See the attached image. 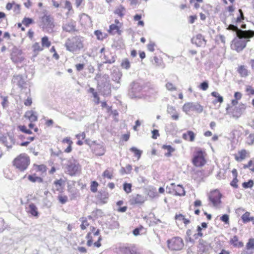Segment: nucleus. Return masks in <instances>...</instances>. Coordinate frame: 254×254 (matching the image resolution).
<instances>
[{"instance_id": "680f3d73", "label": "nucleus", "mask_w": 254, "mask_h": 254, "mask_svg": "<svg viewBox=\"0 0 254 254\" xmlns=\"http://www.w3.org/2000/svg\"><path fill=\"white\" fill-rule=\"evenodd\" d=\"M103 176L109 179H111L113 178V172L107 169L103 172Z\"/></svg>"}, {"instance_id": "79ce46f5", "label": "nucleus", "mask_w": 254, "mask_h": 254, "mask_svg": "<svg viewBox=\"0 0 254 254\" xmlns=\"http://www.w3.org/2000/svg\"><path fill=\"white\" fill-rule=\"evenodd\" d=\"M242 220L244 223L253 221L254 223V217L251 216V213L249 212H245L242 216Z\"/></svg>"}, {"instance_id": "864d4df0", "label": "nucleus", "mask_w": 254, "mask_h": 254, "mask_svg": "<svg viewBox=\"0 0 254 254\" xmlns=\"http://www.w3.org/2000/svg\"><path fill=\"white\" fill-rule=\"evenodd\" d=\"M141 18V15L140 14H136L133 17V20L134 21H138L137 25L140 26H144V23L142 20H140Z\"/></svg>"}, {"instance_id": "ddd939ff", "label": "nucleus", "mask_w": 254, "mask_h": 254, "mask_svg": "<svg viewBox=\"0 0 254 254\" xmlns=\"http://www.w3.org/2000/svg\"><path fill=\"white\" fill-rule=\"evenodd\" d=\"M120 254H139L138 249L133 244H126L119 248Z\"/></svg>"}, {"instance_id": "aec40b11", "label": "nucleus", "mask_w": 254, "mask_h": 254, "mask_svg": "<svg viewBox=\"0 0 254 254\" xmlns=\"http://www.w3.org/2000/svg\"><path fill=\"white\" fill-rule=\"evenodd\" d=\"M109 197V194L107 191H100L97 196V199L99 204H103L108 202Z\"/></svg>"}, {"instance_id": "052dcab7", "label": "nucleus", "mask_w": 254, "mask_h": 254, "mask_svg": "<svg viewBox=\"0 0 254 254\" xmlns=\"http://www.w3.org/2000/svg\"><path fill=\"white\" fill-rule=\"evenodd\" d=\"M19 129L22 132L25 133L26 134H31L32 133V131L30 129H28L25 126H19L18 127Z\"/></svg>"}, {"instance_id": "bf43d9fd", "label": "nucleus", "mask_w": 254, "mask_h": 254, "mask_svg": "<svg viewBox=\"0 0 254 254\" xmlns=\"http://www.w3.org/2000/svg\"><path fill=\"white\" fill-rule=\"evenodd\" d=\"M246 249H254V239L251 238L249 239L248 242L246 244Z\"/></svg>"}, {"instance_id": "6ab92c4d", "label": "nucleus", "mask_w": 254, "mask_h": 254, "mask_svg": "<svg viewBox=\"0 0 254 254\" xmlns=\"http://www.w3.org/2000/svg\"><path fill=\"white\" fill-rule=\"evenodd\" d=\"M76 22L72 20H69L65 22L63 25V30L70 32L75 30Z\"/></svg>"}, {"instance_id": "a211bd4d", "label": "nucleus", "mask_w": 254, "mask_h": 254, "mask_svg": "<svg viewBox=\"0 0 254 254\" xmlns=\"http://www.w3.org/2000/svg\"><path fill=\"white\" fill-rule=\"evenodd\" d=\"M246 109V105L245 104L241 103L238 106L235 107L232 109L230 113L233 118L237 119L241 116Z\"/></svg>"}, {"instance_id": "5701e85b", "label": "nucleus", "mask_w": 254, "mask_h": 254, "mask_svg": "<svg viewBox=\"0 0 254 254\" xmlns=\"http://www.w3.org/2000/svg\"><path fill=\"white\" fill-rule=\"evenodd\" d=\"M61 143L63 146L66 144L67 145V147L64 150V152L69 153L72 151L73 142L70 137H66L63 138L61 141Z\"/></svg>"}, {"instance_id": "dca6fc26", "label": "nucleus", "mask_w": 254, "mask_h": 254, "mask_svg": "<svg viewBox=\"0 0 254 254\" xmlns=\"http://www.w3.org/2000/svg\"><path fill=\"white\" fill-rule=\"evenodd\" d=\"M11 60L14 63H21L24 60L22 52L17 48H13L11 54Z\"/></svg>"}, {"instance_id": "6e6d98bb", "label": "nucleus", "mask_w": 254, "mask_h": 254, "mask_svg": "<svg viewBox=\"0 0 254 254\" xmlns=\"http://www.w3.org/2000/svg\"><path fill=\"white\" fill-rule=\"evenodd\" d=\"M99 184L96 181H92L90 185V190L92 192H96L97 191V188Z\"/></svg>"}, {"instance_id": "8fccbe9b", "label": "nucleus", "mask_w": 254, "mask_h": 254, "mask_svg": "<svg viewBox=\"0 0 254 254\" xmlns=\"http://www.w3.org/2000/svg\"><path fill=\"white\" fill-rule=\"evenodd\" d=\"M58 199L60 203L64 204L68 201V196L66 195L61 193L58 196Z\"/></svg>"}, {"instance_id": "0e129e2a", "label": "nucleus", "mask_w": 254, "mask_h": 254, "mask_svg": "<svg viewBox=\"0 0 254 254\" xmlns=\"http://www.w3.org/2000/svg\"><path fill=\"white\" fill-rule=\"evenodd\" d=\"M155 43L152 41H150L147 45V48L150 52H153L155 51Z\"/></svg>"}, {"instance_id": "ea45409f", "label": "nucleus", "mask_w": 254, "mask_h": 254, "mask_svg": "<svg viewBox=\"0 0 254 254\" xmlns=\"http://www.w3.org/2000/svg\"><path fill=\"white\" fill-rule=\"evenodd\" d=\"M126 13V8L122 5H120L118 6L114 11V13L118 15L121 18L124 17Z\"/></svg>"}, {"instance_id": "4be33fe9", "label": "nucleus", "mask_w": 254, "mask_h": 254, "mask_svg": "<svg viewBox=\"0 0 254 254\" xmlns=\"http://www.w3.org/2000/svg\"><path fill=\"white\" fill-rule=\"evenodd\" d=\"M237 72L241 77H246L250 73V71L249 70L248 66L244 64L238 65L237 68Z\"/></svg>"}, {"instance_id": "c85d7f7f", "label": "nucleus", "mask_w": 254, "mask_h": 254, "mask_svg": "<svg viewBox=\"0 0 254 254\" xmlns=\"http://www.w3.org/2000/svg\"><path fill=\"white\" fill-rule=\"evenodd\" d=\"M65 184V180L60 178L57 179L54 182V185L56 188V190L59 191L61 193L63 192V189L64 188Z\"/></svg>"}, {"instance_id": "6e6552de", "label": "nucleus", "mask_w": 254, "mask_h": 254, "mask_svg": "<svg viewBox=\"0 0 254 254\" xmlns=\"http://www.w3.org/2000/svg\"><path fill=\"white\" fill-rule=\"evenodd\" d=\"M227 29L229 30L236 31L238 38H252L254 37V31L242 30L233 24H230Z\"/></svg>"}, {"instance_id": "c9c22d12", "label": "nucleus", "mask_w": 254, "mask_h": 254, "mask_svg": "<svg viewBox=\"0 0 254 254\" xmlns=\"http://www.w3.org/2000/svg\"><path fill=\"white\" fill-rule=\"evenodd\" d=\"M27 179L30 182L33 183L36 182L43 183L44 182V179L42 177L38 176L35 173L28 175Z\"/></svg>"}, {"instance_id": "72a5a7b5", "label": "nucleus", "mask_w": 254, "mask_h": 254, "mask_svg": "<svg viewBox=\"0 0 254 254\" xmlns=\"http://www.w3.org/2000/svg\"><path fill=\"white\" fill-rule=\"evenodd\" d=\"M24 117L31 122H35L38 120L37 113L33 110L27 111L25 112Z\"/></svg>"}, {"instance_id": "cd10ccee", "label": "nucleus", "mask_w": 254, "mask_h": 254, "mask_svg": "<svg viewBox=\"0 0 254 254\" xmlns=\"http://www.w3.org/2000/svg\"><path fill=\"white\" fill-rule=\"evenodd\" d=\"M192 42L197 46L200 47L203 45H205L206 41L204 40V37L201 34H199L192 39Z\"/></svg>"}, {"instance_id": "3c124183", "label": "nucleus", "mask_w": 254, "mask_h": 254, "mask_svg": "<svg viewBox=\"0 0 254 254\" xmlns=\"http://www.w3.org/2000/svg\"><path fill=\"white\" fill-rule=\"evenodd\" d=\"M34 23L32 18L25 17L22 20V23L26 27H29L30 25Z\"/></svg>"}, {"instance_id": "f257e3e1", "label": "nucleus", "mask_w": 254, "mask_h": 254, "mask_svg": "<svg viewBox=\"0 0 254 254\" xmlns=\"http://www.w3.org/2000/svg\"><path fill=\"white\" fill-rule=\"evenodd\" d=\"M85 238L88 247L94 246L99 248L101 246L102 237L100 230L94 226H90L89 231L87 233Z\"/></svg>"}, {"instance_id": "2eb2a0df", "label": "nucleus", "mask_w": 254, "mask_h": 254, "mask_svg": "<svg viewBox=\"0 0 254 254\" xmlns=\"http://www.w3.org/2000/svg\"><path fill=\"white\" fill-rule=\"evenodd\" d=\"M43 27L47 30H52L55 27L54 18L50 15H44L41 18Z\"/></svg>"}, {"instance_id": "4d7b16f0", "label": "nucleus", "mask_w": 254, "mask_h": 254, "mask_svg": "<svg viewBox=\"0 0 254 254\" xmlns=\"http://www.w3.org/2000/svg\"><path fill=\"white\" fill-rule=\"evenodd\" d=\"M245 91L248 95H254V88L251 85H247L246 86Z\"/></svg>"}, {"instance_id": "7c9ffc66", "label": "nucleus", "mask_w": 254, "mask_h": 254, "mask_svg": "<svg viewBox=\"0 0 254 254\" xmlns=\"http://www.w3.org/2000/svg\"><path fill=\"white\" fill-rule=\"evenodd\" d=\"M32 170L37 173H39L41 175L46 174L47 167L46 165L44 164H34L32 166Z\"/></svg>"}, {"instance_id": "0eeeda50", "label": "nucleus", "mask_w": 254, "mask_h": 254, "mask_svg": "<svg viewBox=\"0 0 254 254\" xmlns=\"http://www.w3.org/2000/svg\"><path fill=\"white\" fill-rule=\"evenodd\" d=\"M250 39L238 37L234 38L231 44L232 49L237 52H241L246 47L248 42L250 41Z\"/></svg>"}, {"instance_id": "603ef678", "label": "nucleus", "mask_w": 254, "mask_h": 254, "mask_svg": "<svg viewBox=\"0 0 254 254\" xmlns=\"http://www.w3.org/2000/svg\"><path fill=\"white\" fill-rule=\"evenodd\" d=\"M130 150L134 153L135 156L137 157V159L138 160L140 158L141 154L142 151L138 149L137 148L135 147H132L130 148Z\"/></svg>"}, {"instance_id": "423d86ee", "label": "nucleus", "mask_w": 254, "mask_h": 254, "mask_svg": "<svg viewBox=\"0 0 254 254\" xmlns=\"http://www.w3.org/2000/svg\"><path fill=\"white\" fill-rule=\"evenodd\" d=\"M207 224L206 222H202L201 225L197 226V233L192 235V231L190 229H188L187 231L186 234L187 236V240L191 243L193 244L195 240L198 239L199 237L203 236L202 230L203 229L207 228Z\"/></svg>"}, {"instance_id": "9d476101", "label": "nucleus", "mask_w": 254, "mask_h": 254, "mask_svg": "<svg viewBox=\"0 0 254 254\" xmlns=\"http://www.w3.org/2000/svg\"><path fill=\"white\" fill-rule=\"evenodd\" d=\"M222 197V194L218 189L211 190L208 196L209 201L213 206L215 207H218L220 206L222 203L221 200Z\"/></svg>"}, {"instance_id": "412c9836", "label": "nucleus", "mask_w": 254, "mask_h": 254, "mask_svg": "<svg viewBox=\"0 0 254 254\" xmlns=\"http://www.w3.org/2000/svg\"><path fill=\"white\" fill-rule=\"evenodd\" d=\"M92 220V216L89 215L87 217H82L80 219L81 224L80 228L82 230L86 229L88 227H90L91 222Z\"/></svg>"}, {"instance_id": "473e14b6", "label": "nucleus", "mask_w": 254, "mask_h": 254, "mask_svg": "<svg viewBox=\"0 0 254 254\" xmlns=\"http://www.w3.org/2000/svg\"><path fill=\"white\" fill-rule=\"evenodd\" d=\"M144 201L143 196L138 194L132 197L129 200L130 204L132 205L141 204L144 203Z\"/></svg>"}, {"instance_id": "338daca9", "label": "nucleus", "mask_w": 254, "mask_h": 254, "mask_svg": "<svg viewBox=\"0 0 254 254\" xmlns=\"http://www.w3.org/2000/svg\"><path fill=\"white\" fill-rule=\"evenodd\" d=\"M254 143V134L251 133L247 137V144L252 145Z\"/></svg>"}, {"instance_id": "49530a36", "label": "nucleus", "mask_w": 254, "mask_h": 254, "mask_svg": "<svg viewBox=\"0 0 254 254\" xmlns=\"http://www.w3.org/2000/svg\"><path fill=\"white\" fill-rule=\"evenodd\" d=\"M121 66L122 68L128 69L130 67V63L127 58L124 59L121 62Z\"/></svg>"}, {"instance_id": "9b49d317", "label": "nucleus", "mask_w": 254, "mask_h": 254, "mask_svg": "<svg viewBox=\"0 0 254 254\" xmlns=\"http://www.w3.org/2000/svg\"><path fill=\"white\" fill-rule=\"evenodd\" d=\"M67 173L71 176H74L81 173V166L77 160H74L70 162L66 167Z\"/></svg>"}, {"instance_id": "f03ea898", "label": "nucleus", "mask_w": 254, "mask_h": 254, "mask_svg": "<svg viewBox=\"0 0 254 254\" xmlns=\"http://www.w3.org/2000/svg\"><path fill=\"white\" fill-rule=\"evenodd\" d=\"M64 47L66 50L72 53H76L84 47L83 38L75 36L66 39Z\"/></svg>"}, {"instance_id": "1a4fd4ad", "label": "nucleus", "mask_w": 254, "mask_h": 254, "mask_svg": "<svg viewBox=\"0 0 254 254\" xmlns=\"http://www.w3.org/2000/svg\"><path fill=\"white\" fill-rule=\"evenodd\" d=\"M183 111L189 114L191 112H195L198 113H202L203 110V106L198 103L187 102L183 106Z\"/></svg>"}, {"instance_id": "37998d69", "label": "nucleus", "mask_w": 254, "mask_h": 254, "mask_svg": "<svg viewBox=\"0 0 254 254\" xmlns=\"http://www.w3.org/2000/svg\"><path fill=\"white\" fill-rule=\"evenodd\" d=\"M64 8L67 10L66 13L67 16L72 14L74 13L71 3L69 0H65L64 2Z\"/></svg>"}, {"instance_id": "774afa93", "label": "nucleus", "mask_w": 254, "mask_h": 254, "mask_svg": "<svg viewBox=\"0 0 254 254\" xmlns=\"http://www.w3.org/2000/svg\"><path fill=\"white\" fill-rule=\"evenodd\" d=\"M199 88L203 91L206 90L208 88V82L207 81L203 82L199 85Z\"/></svg>"}, {"instance_id": "39448f33", "label": "nucleus", "mask_w": 254, "mask_h": 254, "mask_svg": "<svg viewBox=\"0 0 254 254\" xmlns=\"http://www.w3.org/2000/svg\"><path fill=\"white\" fill-rule=\"evenodd\" d=\"M167 245L171 251H179L184 248L185 244L182 238L176 236L169 239L167 241Z\"/></svg>"}, {"instance_id": "f704fd0d", "label": "nucleus", "mask_w": 254, "mask_h": 254, "mask_svg": "<svg viewBox=\"0 0 254 254\" xmlns=\"http://www.w3.org/2000/svg\"><path fill=\"white\" fill-rule=\"evenodd\" d=\"M32 49L34 56L36 57L40 52L43 51L44 49L39 42H35L32 45Z\"/></svg>"}, {"instance_id": "a878e982", "label": "nucleus", "mask_w": 254, "mask_h": 254, "mask_svg": "<svg viewBox=\"0 0 254 254\" xmlns=\"http://www.w3.org/2000/svg\"><path fill=\"white\" fill-rule=\"evenodd\" d=\"M171 185L173 187V192L176 195L183 196L185 195V190L182 186L178 185H175L172 183Z\"/></svg>"}, {"instance_id": "de8ad7c7", "label": "nucleus", "mask_w": 254, "mask_h": 254, "mask_svg": "<svg viewBox=\"0 0 254 254\" xmlns=\"http://www.w3.org/2000/svg\"><path fill=\"white\" fill-rule=\"evenodd\" d=\"M94 34L96 36L97 39L99 40H103L107 36L106 33H103L99 30L95 31Z\"/></svg>"}, {"instance_id": "393cba45", "label": "nucleus", "mask_w": 254, "mask_h": 254, "mask_svg": "<svg viewBox=\"0 0 254 254\" xmlns=\"http://www.w3.org/2000/svg\"><path fill=\"white\" fill-rule=\"evenodd\" d=\"M67 191L71 194V199L76 197L78 193V190L75 187V183L74 182L67 184Z\"/></svg>"}, {"instance_id": "b1692460", "label": "nucleus", "mask_w": 254, "mask_h": 254, "mask_svg": "<svg viewBox=\"0 0 254 254\" xmlns=\"http://www.w3.org/2000/svg\"><path fill=\"white\" fill-rule=\"evenodd\" d=\"M12 82L14 84L19 86L20 88L23 89L24 88V85L26 84V82L24 81V78L21 75H14Z\"/></svg>"}, {"instance_id": "a18cd8bd", "label": "nucleus", "mask_w": 254, "mask_h": 254, "mask_svg": "<svg viewBox=\"0 0 254 254\" xmlns=\"http://www.w3.org/2000/svg\"><path fill=\"white\" fill-rule=\"evenodd\" d=\"M243 169H249L251 172H254V159L250 160L247 164H244Z\"/></svg>"}, {"instance_id": "7ed1b4c3", "label": "nucleus", "mask_w": 254, "mask_h": 254, "mask_svg": "<svg viewBox=\"0 0 254 254\" xmlns=\"http://www.w3.org/2000/svg\"><path fill=\"white\" fill-rule=\"evenodd\" d=\"M13 166L20 172L27 169L30 164V157L25 153L18 155L12 162Z\"/></svg>"}, {"instance_id": "f8f14e48", "label": "nucleus", "mask_w": 254, "mask_h": 254, "mask_svg": "<svg viewBox=\"0 0 254 254\" xmlns=\"http://www.w3.org/2000/svg\"><path fill=\"white\" fill-rule=\"evenodd\" d=\"M86 144L90 146L93 153L97 156H103L106 152L105 147L102 144L96 143L95 141L92 142L91 144H89L87 140H85Z\"/></svg>"}, {"instance_id": "58836bf2", "label": "nucleus", "mask_w": 254, "mask_h": 254, "mask_svg": "<svg viewBox=\"0 0 254 254\" xmlns=\"http://www.w3.org/2000/svg\"><path fill=\"white\" fill-rule=\"evenodd\" d=\"M211 95L212 96L215 98V99L213 102L214 104H216L217 103L221 104L223 102V97L221 96L218 92L213 91L211 93Z\"/></svg>"}, {"instance_id": "e2e57ef3", "label": "nucleus", "mask_w": 254, "mask_h": 254, "mask_svg": "<svg viewBox=\"0 0 254 254\" xmlns=\"http://www.w3.org/2000/svg\"><path fill=\"white\" fill-rule=\"evenodd\" d=\"M132 185L129 183H125L124 184V190L127 193H129L131 191Z\"/></svg>"}, {"instance_id": "c756f323", "label": "nucleus", "mask_w": 254, "mask_h": 254, "mask_svg": "<svg viewBox=\"0 0 254 254\" xmlns=\"http://www.w3.org/2000/svg\"><path fill=\"white\" fill-rule=\"evenodd\" d=\"M196 134L191 130H188L182 135V138L186 141L193 142L195 140Z\"/></svg>"}, {"instance_id": "13d9d810", "label": "nucleus", "mask_w": 254, "mask_h": 254, "mask_svg": "<svg viewBox=\"0 0 254 254\" xmlns=\"http://www.w3.org/2000/svg\"><path fill=\"white\" fill-rule=\"evenodd\" d=\"M254 185V181L250 180L248 182H245L242 184V187L245 189L251 188Z\"/></svg>"}, {"instance_id": "bb28decb", "label": "nucleus", "mask_w": 254, "mask_h": 254, "mask_svg": "<svg viewBox=\"0 0 254 254\" xmlns=\"http://www.w3.org/2000/svg\"><path fill=\"white\" fill-rule=\"evenodd\" d=\"M175 219L177 223L182 224L183 223L185 226H187L190 223V219L186 218L185 216L182 214H176L175 216Z\"/></svg>"}, {"instance_id": "2f4dec72", "label": "nucleus", "mask_w": 254, "mask_h": 254, "mask_svg": "<svg viewBox=\"0 0 254 254\" xmlns=\"http://www.w3.org/2000/svg\"><path fill=\"white\" fill-rule=\"evenodd\" d=\"M27 212L30 214L32 216L34 217H38L39 212L38 208L36 205L33 203H30L27 208H26Z\"/></svg>"}, {"instance_id": "e433bc0d", "label": "nucleus", "mask_w": 254, "mask_h": 254, "mask_svg": "<svg viewBox=\"0 0 254 254\" xmlns=\"http://www.w3.org/2000/svg\"><path fill=\"white\" fill-rule=\"evenodd\" d=\"M229 243L231 245L236 248H241L244 246L243 243L239 240L238 237L237 236H234L230 240Z\"/></svg>"}, {"instance_id": "09e8293b", "label": "nucleus", "mask_w": 254, "mask_h": 254, "mask_svg": "<svg viewBox=\"0 0 254 254\" xmlns=\"http://www.w3.org/2000/svg\"><path fill=\"white\" fill-rule=\"evenodd\" d=\"M239 12L240 13V15L235 19L234 21H233V22L236 24L242 22L245 18L244 15L241 9H239Z\"/></svg>"}, {"instance_id": "c03bdc74", "label": "nucleus", "mask_w": 254, "mask_h": 254, "mask_svg": "<svg viewBox=\"0 0 254 254\" xmlns=\"http://www.w3.org/2000/svg\"><path fill=\"white\" fill-rule=\"evenodd\" d=\"M76 138L78 139L76 143L77 145L81 146L83 145V142L82 140L84 139L86 137V134L84 132L78 133L75 135Z\"/></svg>"}, {"instance_id": "a19ab883", "label": "nucleus", "mask_w": 254, "mask_h": 254, "mask_svg": "<svg viewBox=\"0 0 254 254\" xmlns=\"http://www.w3.org/2000/svg\"><path fill=\"white\" fill-rule=\"evenodd\" d=\"M41 44L44 49L49 48L51 45V42L47 36H44L41 38Z\"/></svg>"}, {"instance_id": "4468645a", "label": "nucleus", "mask_w": 254, "mask_h": 254, "mask_svg": "<svg viewBox=\"0 0 254 254\" xmlns=\"http://www.w3.org/2000/svg\"><path fill=\"white\" fill-rule=\"evenodd\" d=\"M122 26L123 23L116 19L115 20V23L112 24L109 26L108 32L111 35L118 34L121 35L122 33V30H121Z\"/></svg>"}, {"instance_id": "4c0bfd02", "label": "nucleus", "mask_w": 254, "mask_h": 254, "mask_svg": "<svg viewBox=\"0 0 254 254\" xmlns=\"http://www.w3.org/2000/svg\"><path fill=\"white\" fill-rule=\"evenodd\" d=\"M162 148L167 151V152L165 153V156L167 157L172 156V153L175 151V148L170 145H163Z\"/></svg>"}, {"instance_id": "69168bd1", "label": "nucleus", "mask_w": 254, "mask_h": 254, "mask_svg": "<svg viewBox=\"0 0 254 254\" xmlns=\"http://www.w3.org/2000/svg\"><path fill=\"white\" fill-rule=\"evenodd\" d=\"M165 87L169 91H175L177 89L175 85L171 82H167L166 84Z\"/></svg>"}, {"instance_id": "5fc2aeb1", "label": "nucleus", "mask_w": 254, "mask_h": 254, "mask_svg": "<svg viewBox=\"0 0 254 254\" xmlns=\"http://www.w3.org/2000/svg\"><path fill=\"white\" fill-rule=\"evenodd\" d=\"M50 53L53 54L52 56L53 59L56 60H58L60 59V56L57 53L55 46H53L51 47V48L50 49Z\"/></svg>"}, {"instance_id": "f3484780", "label": "nucleus", "mask_w": 254, "mask_h": 254, "mask_svg": "<svg viewBox=\"0 0 254 254\" xmlns=\"http://www.w3.org/2000/svg\"><path fill=\"white\" fill-rule=\"evenodd\" d=\"M235 160L238 162H241L249 158L250 156L249 151L245 149L239 150L233 155Z\"/></svg>"}, {"instance_id": "20e7f679", "label": "nucleus", "mask_w": 254, "mask_h": 254, "mask_svg": "<svg viewBox=\"0 0 254 254\" xmlns=\"http://www.w3.org/2000/svg\"><path fill=\"white\" fill-rule=\"evenodd\" d=\"M206 158L207 153L205 150L198 148L194 152L191 162L194 166L201 168L206 164Z\"/></svg>"}]
</instances>
